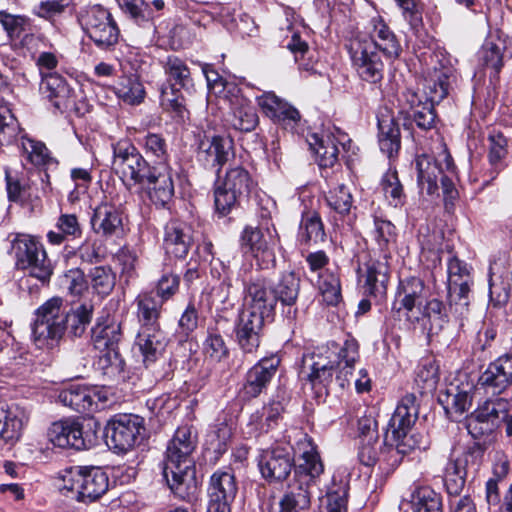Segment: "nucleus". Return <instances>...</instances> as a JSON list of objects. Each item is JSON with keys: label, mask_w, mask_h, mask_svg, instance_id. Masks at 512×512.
Instances as JSON below:
<instances>
[{"label": "nucleus", "mask_w": 512, "mask_h": 512, "mask_svg": "<svg viewBox=\"0 0 512 512\" xmlns=\"http://www.w3.org/2000/svg\"><path fill=\"white\" fill-rule=\"evenodd\" d=\"M94 306L90 302L66 309L62 297H52L34 312L32 338L37 347L52 349L59 345L65 334L70 338L82 337L91 323Z\"/></svg>", "instance_id": "obj_1"}, {"label": "nucleus", "mask_w": 512, "mask_h": 512, "mask_svg": "<svg viewBox=\"0 0 512 512\" xmlns=\"http://www.w3.org/2000/svg\"><path fill=\"white\" fill-rule=\"evenodd\" d=\"M197 443L192 427H179L169 441L162 472L171 491L180 499L193 496L197 489L195 467L191 458Z\"/></svg>", "instance_id": "obj_2"}, {"label": "nucleus", "mask_w": 512, "mask_h": 512, "mask_svg": "<svg viewBox=\"0 0 512 512\" xmlns=\"http://www.w3.org/2000/svg\"><path fill=\"white\" fill-rule=\"evenodd\" d=\"M374 237L382 253L379 257H370L358 268L364 294L381 301L386 297L390 278V255L385 250L395 241V226L388 220L374 218Z\"/></svg>", "instance_id": "obj_3"}, {"label": "nucleus", "mask_w": 512, "mask_h": 512, "mask_svg": "<svg viewBox=\"0 0 512 512\" xmlns=\"http://www.w3.org/2000/svg\"><path fill=\"white\" fill-rule=\"evenodd\" d=\"M61 480L63 494L83 503L98 500L109 488L108 475L100 467H70L63 471Z\"/></svg>", "instance_id": "obj_4"}, {"label": "nucleus", "mask_w": 512, "mask_h": 512, "mask_svg": "<svg viewBox=\"0 0 512 512\" xmlns=\"http://www.w3.org/2000/svg\"><path fill=\"white\" fill-rule=\"evenodd\" d=\"M254 187V181L244 167H229L224 176L218 175L214 188V203L220 216L230 214L241 201L247 198Z\"/></svg>", "instance_id": "obj_5"}, {"label": "nucleus", "mask_w": 512, "mask_h": 512, "mask_svg": "<svg viewBox=\"0 0 512 512\" xmlns=\"http://www.w3.org/2000/svg\"><path fill=\"white\" fill-rule=\"evenodd\" d=\"M510 403L504 398L486 399L468 416L466 427L477 439L490 435L502 423L507 436H512V415L508 414Z\"/></svg>", "instance_id": "obj_6"}, {"label": "nucleus", "mask_w": 512, "mask_h": 512, "mask_svg": "<svg viewBox=\"0 0 512 512\" xmlns=\"http://www.w3.org/2000/svg\"><path fill=\"white\" fill-rule=\"evenodd\" d=\"M16 266L21 270H29L30 275L42 282L50 279L53 268L43 245L29 234H16L11 241Z\"/></svg>", "instance_id": "obj_7"}, {"label": "nucleus", "mask_w": 512, "mask_h": 512, "mask_svg": "<svg viewBox=\"0 0 512 512\" xmlns=\"http://www.w3.org/2000/svg\"><path fill=\"white\" fill-rule=\"evenodd\" d=\"M83 30L94 44L102 50H109L119 40L120 30L111 12L101 5L87 8L80 15Z\"/></svg>", "instance_id": "obj_8"}, {"label": "nucleus", "mask_w": 512, "mask_h": 512, "mask_svg": "<svg viewBox=\"0 0 512 512\" xmlns=\"http://www.w3.org/2000/svg\"><path fill=\"white\" fill-rule=\"evenodd\" d=\"M112 168L123 183L128 187L138 186L143 182L150 166L137 148L126 139L117 141L112 145Z\"/></svg>", "instance_id": "obj_9"}, {"label": "nucleus", "mask_w": 512, "mask_h": 512, "mask_svg": "<svg viewBox=\"0 0 512 512\" xmlns=\"http://www.w3.org/2000/svg\"><path fill=\"white\" fill-rule=\"evenodd\" d=\"M345 48L353 68L358 76L369 83H378L383 79L384 63L378 51L365 39L356 40L352 36L346 40Z\"/></svg>", "instance_id": "obj_10"}, {"label": "nucleus", "mask_w": 512, "mask_h": 512, "mask_svg": "<svg viewBox=\"0 0 512 512\" xmlns=\"http://www.w3.org/2000/svg\"><path fill=\"white\" fill-rule=\"evenodd\" d=\"M110 447L117 453H126L144 439V419L134 414L116 415L108 424Z\"/></svg>", "instance_id": "obj_11"}, {"label": "nucleus", "mask_w": 512, "mask_h": 512, "mask_svg": "<svg viewBox=\"0 0 512 512\" xmlns=\"http://www.w3.org/2000/svg\"><path fill=\"white\" fill-rule=\"evenodd\" d=\"M484 455L483 449L474 444L461 458H450L444 468L443 480L448 495L458 497L464 489L466 477L470 470L474 473L480 468Z\"/></svg>", "instance_id": "obj_12"}, {"label": "nucleus", "mask_w": 512, "mask_h": 512, "mask_svg": "<svg viewBox=\"0 0 512 512\" xmlns=\"http://www.w3.org/2000/svg\"><path fill=\"white\" fill-rule=\"evenodd\" d=\"M47 436L55 446L77 450L90 448L97 440L95 431H84V427L79 421L70 418L53 422L48 429Z\"/></svg>", "instance_id": "obj_13"}, {"label": "nucleus", "mask_w": 512, "mask_h": 512, "mask_svg": "<svg viewBox=\"0 0 512 512\" xmlns=\"http://www.w3.org/2000/svg\"><path fill=\"white\" fill-rule=\"evenodd\" d=\"M427 435L414 428L391 433L389 441H384L383 459L390 467L400 464L403 456L414 450H426L429 447Z\"/></svg>", "instance_id": "obj_14"}, {"label": "nucleus", "mask_w": 512, "mask_h": 512, "mask_svg": "<svg viewBox=\"0 0 512 512\" xmlns=\"http://www.w3.org/2000/svg\"><path fill=\"white\" fill-rule=\"evenodd\" d=\"M196 156L204 167L216 169L219 174L235 156L234 140L229 135L204 136L198 142Z\"/></svg>", "instance_id": "obj_15"}, {"label": "nucleus", "mask_w": 512, "mask_h": 512, "mask_svg": "<svg viewBox=\"0 0 512 512\" xmlns=\"http://www.w3.org/2000/svg\"><path fill=\"white\" fill-rule=\"evenodd\" d=\"M172 169L165 163L150 167L138 186L156 206L164 207L174 195Z\"/></svg>", "instance_id": "obj_16"}, {"label": "nucleus", "mask_w": 512, "mask_h": 512, "mask_svg": "<svg viewBox=\"0 0 512 512\" xmlns=\"http://www.w3.org/2000/svg\"><path fill=\"white\" fill-rule=\"evenodd\" d=\"M58 399L63 405L86 415L104 409L108 400L102 390L79 385H71L62 390Z\"/></svg>", "instance_id": "obj_17"}, {"label": "nucleus", "mask_w": 512, "mask_h": 512, "mask_svg": "<svg viewBox=\"0 0 512 512\" xmlns=\"http://www.w3.org/2000/svg\"><path fill=\"white\" fill-rule=\"evenodd\" d=\"M237 483L232 473L216 471L208 487L209 503L207 512H231L230 505L237 494Z\"/></svg>", "instance_id": "obj_18"}, {"label": "nucleus", "mask_w": 512, "mask_h": 512, "mask_svg": "<svg viewBox=\"0 0 512 512\" xmlns=\"http://www.w3.org/2000/svg\"><path fill=\"white\" fill-rule=\"evenodd\" d=\"M371 25L372 30L368 34L357 32L351 36L356 40L370 41L373 50L382 52L387 59H397L402 52V47L395 33L381 17L372 18Z\"/></svg>", "instance_id": "obj_19"}, {"label": "nucleus", "mask_w": 512, "mask_h": 512, "mask_svg": "<svg viewBox=\"0 0 512 512\" xmlns=\"http://www.w3.org/2000/svg\"><path fill=\"white\" fill-rule=\"evenodd\" d=\"M280 358L271 355L260 359L246 374L243 393L247 398L259 396L271 382L280 365Z\"/></svg>", "instance_id": "obj_20"}, {"label": "nucleus", "mask_w": 512, "mask_h": 512, "mask_svg": "<svg viewBox=\"0 0 512 512\" xmlns=\"http://www.w3.org/2000/svg\"><path fill=\"white\" fill-rule=\"evenodd\" d=\"M486 392L499 395L512 385V355H502L491 362L479 378Z\"/></svg>", "instance_id": "obj_21"}, {"label": "nucleus", "mask_w": 512, "mask_h": 512, "mask_svg": "<svg viewBox=\"0 0 512 512\" xmlns=\"http://www.w3.org/2000/svg\"><path fill=\"white\" fill-rule=\"evenodd\" d=\"M41 95L60 112L76 110L72 90L65 79L57 73L42 75L39 87Z\"/></svg>", "instance_id": "obj_22"}, {"label": "nucleus", "mask_w": 512, "mask_h": 512, "mask_svg": "<svg viewBox=\"0 0 512 512\" xmlns=\"http://www.w3.org/2000/svg\"><path fill=\"white\" fill-rule=\"evenodd\" d=\"M240 90L236 85H230V97L225 95L230 106L228 121L230 125L241 132H251L258 124V115L249 101L239 94Z\"/></svg>", "instance_id": "obj_23"}, {"label": "nucleus", "mask_w": 512, "mask_h": 512, "mask_svg": "<svg viewBox=\"0 0 512 512\" xmlns=\"http://www.w3.org/2000/svg\"><path fill=\"white\" fill-rule=\"evenodd\" d=\"M334 370L328 350L318 349L303 356V371H307V378L314 388H326L333 380Z\"/></svg>", "instance_id": "obj_24"}, {"label": "nucleus", "mask_w": 512, "mask_h": 512, "mask_svg": "<svg viewBox=\"0 0 512 512\" xmlns=\"http://www.w3.org/2000/svg\"><path fill=\"white\" fill-rule=\"evenodd\" d=\"M428 289L422 279L418 277H407L399 281L393 309L401 311L404 309L407 313L414 308L420 307L427 300Z\"/></svg>", "instance_id": "obj_25"}, {"label": "nucleus", "mask_w": 512, "mask_h": 512, "mask_svg": "<svg viewBox=\"0 0 512 512\" xmlns=\"http://www.w3.org/2000/svg\"><path fill=\"white\" fill-rule=\"evenodd\" d=\"M263 316L243 310L239 315L236 326L237 342L241 350L246 354L257 351L260 345V332L264 324Z\"/></svg>", "instance_id": "obj_26"}, {"label": "nucleus", "mask_w": 512, "mask_h": 512, "mask_svg": "<svg viewBox=\"0 0 512 512\" xmlns=\"http://www.w3.org/2000/svg\"><path fill=\"white\" fill-rule=\"evenodd\" d=\"M192 244V229L186 223L173 219L165 225L163 245L167 254L183 258Z\"/></svg>", "instance_id": "obj_27"}, {"label": "nucleus", "mask_w": 512, "mask_h": 512, "mask_svg": "<svg viewBox=\"0 0 512 512\" xmlns=\"http://www.w3.org/2000/svg\"><path fill=\"white\" fill-rule=\"evenodd\" d=\"M91 225L103 237L117 236L123 231V213L115 204L102 203L95 208Z\"/></svg>", "instance_id": "obj_28"}, {"label": "nucleus", "mask_w": 512, "mask_h": 512, "mask_svg": "<svg viewBox=\"0 0 512 512\" xmlns=\"http://www.w3.org/2000/svg\"><path fill=\"white\" fill-rule=\"evenodd\" d=\"M415 167L417 170V184L421 191H426L428 195H434L438 191V177L445 171L443 159L438 156L432 157L428 154H421L415 158Z\"/></svg>", "instance_id": "obj_29"}, {"label": "nucleus", "mask_w": 512, "mask_h": 512, "mask_svg": "<svg viewBox=\"0 0 512 512\" xmlns=\"http://www.w3.org/2000/svg\"><path fill=\"white\" fill-rule=\"evenodd\" d=\"M258 466L266 480L282 481L290 474L293 460L288 453L281 449L265 450L260 455Z\"/></svg>", "instance_id": "obj_30"}, {"label": "nucleus", "mask_w": 512, "mask_h": 512, "mask_svg": "<svg viewBox=\"0 0 512 512\" xmlns=\"http://www.w3.org/2000/svg\"><path fill=\"white\" fill-rule=\"evenodd\" d=\"M247 292V307L244 310L254 312V314L264 318L271 317L277 300L266 280L256 279L252 281L248 286Z\"/></svg>", "instance_id": "obj_31"}, {"label": "nucleus", "mask_w": 512, "mask_h": 512, "mask_svg": "<svg viewBox=\"0 0 512 512\" xmlns=\"http://www.w3.org/2000/svg\"><path fill=\"white\" fill-rule=\"evenodd\" d=\"M136 345L143 356L144 364L148 366L162 355L167 339L160 327L139 328Z\"/></svg>", "instance_id": "obj_32"}, {"label": "nucleus", "mask_w": 512, "mask_h": 512, "mask_svg": "<svg viewBox=\"0 0 512 512\" xmlns=\"http://www.w3.org/2000/svg\"><path fill=\"white\" fill-rule=\"evenodd\" d=\"M284 408L278 401H272L251 414L247 424V434L258 437L278 426Z\"/></svg>", "instance_id": "obj_33"}, {"label": "nucleus", "mask_w": 512, "mask_h": 512, "mask_svg": "<svg viewBox=\"0 0 512 512\" xmlns=\"http://www.w3.org/2000/svg\"><path fill=\"white\" fill-rule=\"evenodd\" d=\"M91 338L95 349L100 352L111 348L118 349V344L122 339L121 323L109 316L99 318L92 328Z\"/></svg>", "instance_id": "obj_34"}, {"label": "nucleus", "mask_w": 512, "mask_h": 512, "mask_svg": "<svg viewBox=\"0 0 512 512\" xmlns=\"http://www.w3.org/2000/svg\"><path fill=\"white\" fill-rule=\"evenodd\" d=\"M419 408L414 394L405 395L398 403L392 417L389 420L385 434L389 441V433L412 429L418 419Z\"/></svg>", "instance_id": "obj_35"}, {"label": "nucleus", "mask_w": 512, "mask_h": 512, "mask_svg": "<svg viewBox=\"0 0 512 512\" xmlns=\"http://www.w3.org/2000/svg\"><path fill=\"white\" fill-rule=\"evenodd\" d=\"M27 417L17 406L0 405V439L14 443L21 437Z\"/></svg>", "instance_id": "obj_36"}, {"label": "nucleus", "mask_w": 512, "mask_h": 512, "mask_svg": "<svg viewBox=\"0 0 512 512\" xmlns=\"http://www.w3.org/2000/svg\"><path fill=\"white\" fill-rule=\"evenodd\" d=\"M378 143L380 150L388 158L396 156L400 150V129L390 114H382L378 117Z\"/></svg>", "instance_id": "obj_37"}, {"label": "nucleus", "mask_w": 512, "mask_h": 512, "mask_svg": "<svg viewBox=\"0 0 512 512\" xmlns=\"http://www.w3.org/2000/svg\"><path fill=\"white\" fill-rule=\"evenodd\" d=\"M302 446L301 462L295 469V476L301 478L299 483L308 487L309 483L323 472V464L311 439H307Z\"/></svg>", "instance_id": "obj_38"}, {"label": "nucleus", "mask_w": 512, "mask_h": 512, "mask_svg": "<svg viewBox=\"0 0 512 512\" xmlns=\"http://www.w3.org/2000/svg\"><path fill=\"white\" fill-rule=\"evenodd\" d=\"M311 150L316 155V161L322 168L333 167L338 160L339 149L332 134L314 133L308 139Z\"/></svg>", "instance_id": "obj_39"}, {"label": "nucleus", "mask_w": 512, "mask_h": 512, "mask_svg": "<svg viewBox=\"0 0 512 512\" xmlns=\"http://www.w3.org/2000/svg\"><path fill=\"white\" fill-rule=\"evenodd\" d=\"M137 319L140 328L160 327L159 319L163 302L158 300L153 292H143L135 299Z\"/></svg>", "instance_id": "obj_40"}, {"label": "nucleus", "mask_w": 512, "mask_h": 512, "mask_svg": "<svg viewBox=\"0 0 512 512\" xmlns=\"http://www.w3.org/2000/svg\"><path fill=\"white\" fill-rule=\"evenodd\" d=\"M422 322L428 336L438 335L449 323V315L444 303L436 298L425 302L421 310Z\"/></svg>", "instance_id": "obj_41"}, {"label": "nucleus", "mask_w": 512, "mask_h": 512, "mask_svg": "<svg viewBox=\"0 0 512 512\" xmlns=\"http://www.w3.org/2000/svg\"><path fill=\"white\" fill-rule=\"evenodd\" d=\"M452 78L454 76L449 69L435 71L432 76L426 78L422 89L424 101L432 105L440 103L448 95Z\"/></svg>", "instance_id": "obj_42"}, {"label": "nucleus", "mask_w": 512, "mask_h": 512, "mask_svg": "<svg viewBox=\"0 0 512 512\" xmlns=\"http://www.w3.org/2000/svg\"><path fill=\"white\" fill-rule=\"evenodd\" d=\"M240 246L245 253H251L259 259L260 254L267 258L268 262H275V255L268 250L262 231L258 227L246 226L240 236Z\"/></svg>", "instance_id": "obj_43"}, {"label": "nucleus", "mask_w": 512, "mask_h": 512, "mask_svg": "<svg viewBox=\"0 0 512 512\" xmlns=\"http://www.w3.org/2000/svg\"><path fill=\"white\" fill-rule=\"evenodd\" d=\"M358 343L355 339H347L338 353V367L340 368L336 380L341 388L349 384L354 363L359 358Z\"/></svg>", "instance_id": "obj_44"}, {"label": "nucleus", "mask_w": 512, "mask_h": 512, "mask_svg": "<svg viewBox=\"0 0 512 512\" xmlns=\"http://www.w3.org/2000/svg\"><path fill=\"white\" fill-rule=\"evenodd\" d=\"M279 512H303L310 506V493L303 483H293L279 502Z\"/></svg>", "instance_id": "obj_45"}, {"label": "nucleus", "mask_w": 512, "mask_h": 512, "mask_svg": "<svg viewBox=\"0 0 512 512\" xmlns=\"http://www.w3.org/2000/svg\"><path fill=\"white\" fill-rule=\"evenodd\" d=\"M20 145L21 155L26 163L34 167H43L54 163V159L43 142L22 136Z\"/></svg>", "instance_id": "obj_46"}, {"label": "nucleus", "mask_w": 512, "mask_h": 512, "mask_svg": "<svg viewBox=\"0 0 512 512\" xmlns=\"http://www.w3.org/2000/svg\"><path fill=\"white\" fill-rule=\"evenodd\" d=\"M58 231H49L47 233L48 242L52 245H61L66 238H79L82 234V228L78 217L75 214H61L56 222Z\"/></svg>", "instance_id": "obj_47"}, {"label": "nucleus", "mask_w": 512, "mask_h": 512, "mask_svg": "<svg viewBox=\"0 0 512 512\" xmlns=\"http://www.w3.org/2000/svg\"><path fill=\"white\" fill-rule=\"evenodd\" d=\"M326 233L323 222L317 212L303 214L299 227L298 238L301 243H320L325 240Z\"/></svg>", "instance_id": "obj_48"}, {"label": "nucleus", "mask_w": 512, "mask_h": 512, "mask_svg": "<svg viewBox=\"0 0 512 512\" xmlns=\"http://www.w3.org/2000/svg\"><path fill=\"white\" fill-rule=\"evenodd\" d=\"M300 290V278L293 271L283 272L275 285L273 294L283 305L292 306L296 303Z\"/></svg>", "instance_id": "obj_49"}, {"label": "nucleus", "mask_w": 512, "mask_h": 512, "mask_svg": "<svg viewBox=\"0 0 512 512\" xmlns=\"http://www.w3.org/2000/svg\"><path fill=\"white\" fill-rule=\"evenodd\" d=\"M117 97L129 105H138L145 98V89L136 75L124 76L115 88Z\"/></svg>", "instance_id": "obj_50"}, {"label": "nucleus", "mask_w": 512, "mask_h": 512, "mask_svg": "<svg viewBox=\"0 0 512 512\" xmlns=\"http://www.w3.org/2000/svg\"><path fill=\"white\" fill-rule=\"evenodd\" d=\"M415 375L421 393L432 392L439 381V366L433 358H424L419 362Z\"/></svg>", "instance_id": "obj_51"}, {"label": "nucleus", "mask_w": 512, "mask_h": 512, "mask_svg": "<svg viewBox=\"0 0 512 512\" xmlns=\"http://www.w3.org/2000/svg\"><path fill=\"white\" fill-rule=\"evenodd\" d=\"M471 284V279H466L463 281L452 280V283H448L450 308L453 309L454 307V312L460 317H463L465 312L468 310L470 303L469 293Z\"/></svg>", "instance_id": "obj_52"}, {"label": "nucleus", "mask_w": 512, "mask_h": 512, "mask_svg": "<svg viewBox=\"0 0 512 512\" xmlns=\"http://www.w3.org/2000/svg\"><path fill=\"white\" fill-rule=\"evenodd\" d=\"M165 73L168 75L170 86L187 88L192 84L190 70L185 61L177 56H168L164 64Z\"/></svg>", "instance_id": "obj_53"}, {"label": "nucleus", "mask_w": 512, "mask_h": 512, "mask_svg": "<svg viewBox=\"0 0 512 512\" xmlns=\"http://www.w3.org/2000/svg\"><path fill=\"white\" fill-rule=\"evenodd\" d=\"M440 157L445 164V171L441 175V185L446 200H455L458 191L455 188V180L457 179V171L454 161L445 144L441 145Z\"/></svg>", "instance_id": "obj_54"}, {"label": "nucleus", "mask_w": 512, "mask_h": 512, "mask_svg": "<svg viewBox=\"0 0 512 512\" xmlns=\"http://www.w3.org/2000/svg\"><path fill=\"white\" fill-rule=\"evenodd\" d=\"M21 128L18 120L7 106L0 110V151L12 145L18 138Z\"/></svg>", "instance_id": "obj_55"}, {"label": "nucleus", "mask_w": 512, "mask_h": 512, "mask_svg": "<svg viewBox=\"0 0 512 512\" xmlns=\"http://www.w3.org/2000/svg\"><path fill=\"white\" fill-rule=\"evenodd\" d=\"M412 512H442L439 495L429 487H420L411 499Z\"/></svg>", "instance_id": "obj_56"}, {"label": "nucleus", "mask_w": 512, "mask_h": 512, "mask_svg": "<svg viewBox=\"0 0 512 512\" xmlns=\"http://www.w3.org/2000/svg\"><path fill=\"white\" fill-rule=\"evenodd\" d=\"M318 288L323 301L335 306L341 301V286L339 278L328 271L319 274Z\"/></svg>", "instance_id": "obj_57"}, {"label": "nucleus", "mask_w": 512, "mask_h": 512, "mask_svg": "<svg viewBox=\"0 0 512 512\" xmlns=\"http://www.w3.org/2000/svg\"><path fill=\"white\" fill-rule=\"evenodd\" d=\"M232 427L226 423L221 422L216 424L207 434L206 442L209 448L213 450L218 456L224 454L232 438Z\"/></svg>", "instance_id": "obj_58"}, {"label": "nucleus", "mask_w": 512, "mask_h": 512, "mask_svg": "<svg viewBox=\"0 0 512 512\" xmlns=\"http://www.w3.org/2000/svg\"><path fill=\"white\" fill-rule=\"evenodd\" d=\"M100 353L97 366L98 369L102 371V374L109 379L120 376L124 370L125 363L121 358L119 350L111 348Z\"/></svg>", "instance_id": "obj_59"}, {"label": "nucleus", "mask_w": 512, "mask_h": 512, "mask_svg": "<svg viewBox=\"0 0 512 512\" xmlns=\"http://www.w3.org/2000/svg\"><path fill=\"white\" fill-rule=\"evenodd\" d=\"M89 278L93 290L98 295L110 294L115 286V275L108 267H94L90 270Z\"/></svg>", "instance_id": "obj_60"}, {"label": "nucleus", "mask_w": 512, "mask_h": 512, "mask_svg": "<svg viewBox=\"0 0 512 512\" xmlns=\"http://www.w3.org/2000/svg\"><path fill=\"white\" fill-rule=\"evenodd\" d=\"M325 201L329 208L340 215L349 213L353 198L349 189L341 184L330 190L325 197Z\"/></svg>", "instance_id": "obj_61"}, {"label": "nucleus", "mask_w": 512, "mask_h": 512, "mask_svg": "<svg viewBox=\"0 0 512 512\" xmlns=\"http://www.w3.org/2000/svg\"><path fill=\"white\" fill-rule=\"evenodd\" d=\"M0 24L7 32L10 40H15L27 31L30 21L27 17L21 15H12L5 11H0Z\"/></svg>", "instance_id": "obj_62"}, {"label": "nucleus", "mask_w": 512, "mask_h": 512, "mask_svg": "<svg viewBox=\"0 0 512 512\" xmlns=\"http://www.w3.org/2000/svg\"><path fill=\"white\" fill-rule=\"evenodd\" d=\"M382 189L389 203L394 207L403 204V187L399 181L396 171H388L381 181Z\"/></svg>", "instance_id": "obj_63"}, {"label": "nucleus", "mask_w": 512, "mask_h": 512, "mask_svg": "<svg viewBox=\"0 0 512 512\" xmlns=\"http://www.w3.org/2000/svg\"><path fill=\"white\" fill-rule=\"evenodd\" d=\"M384 444L379 445V442L361 440L358 451V459L360 463L367 467H373L378 462H386L383 459L382 451Z\"/></svg>", "instance_id": "obj_64"}]
</instances>
